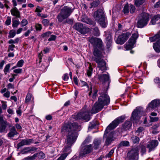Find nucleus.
Returning <instances> with one entry per match:
<instances>
[{
    "mask_svg": "<svg viewBox=\"0 0 160 160\" xmlns=\"http://www.w3.org/2000/svg\"><path fill=\"white\" fill-rule=\"evenodd\" d=\"M101 95L99 97L97 102L92 107L91 113H96L101 110L105 105H107L110 103V98L106 92H100Z\"/></svg>",
    "mask_w": 160,
    "mask_h": 160,
    "instance_id": "nucleus-1",
    "label": "nucleus"
},
{
    "mask_svg": "<svg viewBox=\"0 0 160 160\" xmlns=\"http://www.w3.org/2000/svg\"><path fill=\"white\" fill-rule=\"evenodd\" d=\"M93 54L95 57L94 60L98 64V67L102 71L106 70L107 69L106 63L104 60L101 58L102 55L101 52L97 48H95Z\"/></svg>",
    "mask_w": 160,
    "mask_h": 160,
    "instance_id": "nucleus-2",
    "label": "nucleus"
},
{
    "mask_svg": "<svg viewBox=\"0 0 160 160\" xmlns=\"http://www.w3.org/2000/svg\"><path fill=\"white\" fill-rule=\"evenodd\" d=\"M74 8V6L69 7L66 6L61 8L60 12L57 16L58 22H61L68 18L72 12Z\"/></svg>",
    "mask_w": 160,
    "mask_h": 160,
    "instance_id": "nucleus-3",
    "label": "nucleus"
},
{
    "mask_svg": "<svg viewBox=\"0 0 160 160\" xmlns=\"http://www.w3.org/2000/svg\"><path fill=\"white\" fill-rule=\"evenodd\" d=\"M93 17L95 20L102 28L107 26V22H106L103 10L99 9L94 12Z\"/></svg>",
    "mask_w": 160,
    "mask_h": 160,
    "instance_id": "nucleus-4",
    "label": "nucleus"
},
{
    "mask_svg": "<svg viewBox=\"0 0 160 160\" xmlns=\"http://www.w3.org/2000/svg\"><path fill=\"white\" fill-rule=\"evenodd\" d=\"M125 118L124 116H121L116 118L107 127L105 132V134L108 133L111 130L115 128L120 123L123 121Z\"/></svg>",
    "mask_w": 160,
    "mask_h": 160,
    "instance_id": "nucleus-5",
    "label": "nucleus"
},
{
    "mask_svg": "<svg viewBox=\"0 0 160 160\" xmlns=\"http://www.w3.org/2000/svg\"><path fill=\"white\" fill-rule=\"evenodd\" d=\"M149 20V14L146 13H142L137 22V27L139 28L143 27L147 24Z\"/></svg>",
    "mask_w": 160,
    "mask_h": 160,
    "instance_id": "nucleus-6",
    "label": "nucleus"
},
{
    "mask_svg": "<svg viewBox=\"0 0 160 160\" xmlns=\"http://www.w3.org/2000/svg\"><path fill=\"white\" fill-rule=\"evenodd\" d=\"M83 108L82 111L76 115L73 116V118L76 120L82 119L88 121L90 119V113L88 111H85Z\"/></svg>",
    "mask_w": 160,
    "mask_h": 160,
    "instance_id": "nucleus-7",
    "label": "nucleus"
},
{
    "mask_svg": "<svg viewBox=\"0 0 160 160\" xmlns=\"http://www.w3.org/2000/svg\"><path fill=\"white\" fill-rule=\"evenodd\" d=\"M139 148L136 147L132 148L128 153V160H138Z\"/></svg>",
    "mask_w": 160,
    "mask_h": 160,
    "instance_id": "nucleus-8",
    "label": "nucleus"
},
{
    "mask_svg": "<svg viewBox=\"0 0 160 160\" xmlns=\"http://www.w3.org/2000/svg\"><path fill=\"white\" fill-rule=\"evenodd\" d=\"M74 28L81 33L85 34L91 31L90 28L84 27L82 23H76L73 26Z\"/></svg>",
    "mask_w": 160,
    "mask_h": 160,
    "instance_id": "nucleus-9",
    "label": "nucleus"
},
{
    "mask_svg": "<svg viewBox=\"0 0 160 160\" xmlns=\"http://www.w3.org/2000/svg\"><path fill=\"white\" fill-rule=\"evenodd\" d=\"M138 37V35L137 33H134L132 34V37L128 41V43L126 46V50L131 49L134 47V45L136 42V40Z\"/></svg>",
    "mask_w": 160,
    "mask_h": 160,
    "instance_id": "nucleus-10",
    "label": "nucleus"
},
{
    "mask_svg": "<svg viewBox=\"0 0 160 160\" xmlns=\"http://www.w3.org/2000/svg\"><path fill=\"white\" fill-rule=\"evenodd\" d=\"M141 108L138 107L136 108L132 112L131 118V120L136 122L138 121L140 117Z\"/></svg>",
    "mask_w": 160,
    "mask_h": 160,
    "instance_id": "nucleus-11",
    "label": "nucleus"
},
{
    "mask_svg": "<svg viewBox=\"0 0 160 160\" xmlns=\"http://www.w3.org/2000/svg\"><path fill=\"white\" fill-rule=\"evenodd\" d=\"M130 35V33L127 32L119 36L116 40V43L121 45L123 44L128 39Z\"/></svg>",
    "mask_w": 160,
    "mask_h": 160,
    "instance_id": "nucleus-12",
    "label": "nucleus"
},
{
    "mask_svg": "<svg viewBox=\"0 0 160 160\" xmlns=\"http://www.w3.org/2000/svg\"><path fill=\"white\" fill-rule=\"evenodd\" d=\"M88 41L95 48H101L102 47V42L99 38L90 37L88 38Z\"/></svg>",
    "mask_w": 160,
    "mask_h": 160,
    "instance_id": "nucleus-13",
    "label": "nucleus"
},
{
    "mask_svg": "<svg viewBox=\"0 0 160 160\" xmlns=\"http://www.w3.org/2000/svg\"><path fill=\"white\" fill-rule=\"evenodd\" d=\"M92 149V145L91 144L82 147L80 153L79 158H83L86 154L91 152Z\"/></svg>",
    "mask_w": 160,
    "mask_h": 160,
    "instance_id": "nucleus-14",
    "label": "nucleus"
},
{
    "mask_svg": "<svg viewBox=\"0 0 160 160\" xmlns=\"http://www.w3.org/2000/svg\"><path fill=\"white\" fill-rule=\"evenodd\" d=\"M160 104V100L155 99L152 100L148 105L147 108V111H149L154 110L156 107L158 106Z\"/></svg>",
    "mask_w": 160,
    "mask_h": 160,
    "instance_id": "nucleus-15",
    "label": "nucleus"
},
{
    "mask_svg": "<svg viewBox=\"0 0 160 160\" xmlns=\"http://www.w3.org/2000/svg\"><path fill=\"white\" fill-rule=\"evenodd\" d=\"M158 142L157 140H153L148 142L147 145V147L148 149L149 152L153 151L158 145Z\"/></svg>",
    "mask_w": 160,
    "mask_h": 160,
    "instance_id": "nucleus-16",
    "label": "nucleus"
},
{
    "mask_svg": "<svg viewBox=\"0 0 160 160\" xmlns=\"http://www.w3.org/2000/svg\"><path fill=\"white\" fill-rule=\"evenodd\" d=\"M33 142V140L32 139H28L22 140L17 145L18 148L19 149L20 147L24 145H29Z\"/></svg>",
    "mask_w": 160,
    "mask_h": 160,
    "instance_id": "nucleus-17",
    "label": "nucleus"
},
{
    "mask_svg": "<svg viewBox=\"0 0 160 160\" xmlns=\"http://www.w3.org/2000/svg\"><path fill=\"white\" fill-rule=\"evenodd\" d=\"M115 134L114 132H112L110 133L109 136L108 137L106 140L105 144L106 145H109L111 143L112 141L115 139L116 138L115 137Z\"/></svg>",
    "mask_w": 160,
    "mask_h": 160,
    "instance_id": "nucleus-18",
    "label": "nucleus"
},
{
    "mask_svg": "<svg viewBox=\"0 0 160 160\" xmlns=\"http://www.w3.org/2000/svg\"><path fill=\"white\" fill-rule=\"evenodd\" d=\"M81 20L82 22L90 25H94L95 22L89 18L86 15H84L82 16Z\"/></svg>",
    "mask_w": 160,
    "mask_h": 160,
    "instance_id": "nucleus-19",
    "label": "nucleus"
},
{
    "mask_svg": "<svg viewBox=\"0 0 160 160\" xmlns=\"http://www.w3.org/2000/svg\"><path fill=\"white\" fill-rule=\"evenodd\" d=\"M98 78L101 82H104L109 80V77L108 74H102L98 75Z\"/></svg>",
    "mask_w": 160,
    "mask_h": 160,
    "instance_id": "nucleus-20",
    "label": "nucleus"
},
{
    "mask_svg": "<svg viewBox=\"0 0 160 160\" xmlns=\"http://www.w3.org/2000/svg\"><path fill=\"white\" fill-rule=\"evenodd\" d=\"M18 134V132L17 131L15 127L13 126L10 129L9 132L8 134V136L9 138H12Z\"/></svg>",
    "mask_w": 160,
    "mask_h": 160,
    "instance_id": "nucleus-21",
    "label": "nucleus"
},
{
    "mask_svg": "<svg viewBox=\"0 0 160 160\" xmlns=\"http://www.w3.org/2000/svg\"><path fill=\"white\" fill-rule=\"evenodd\" d=\"M10 12L12 16H15L17 18L20 17V12L16 7H14L13 8L11 9Z\"/></svg>",
    "mask_w": 160,
    "mask_h": 160,
    "instance_id": "nucleus-22",
    "label": "nucleus"
},
{
    "mask_svg": "<svg viewBox=\"0 0 160 160\" xmlns=\"http://www.w3.org/2000/svg\"><path fill=\"white\" fill-rule=\"evenodd\" d=\"M131 126V122L130 121H128L126 122L123 125V128L124 129L127 130L129 129Z\"/></svg>",
    "mask_w": 160,
    "mask_h": 160,
    "instance_id": "nucleus-23",
    "label": "nucleus"
},
{
    "mask_svg": "<svg viewBox=\"0 0 160 160\" xmlns=\"http://www.w3.org/2000/svg\"><path fill=\"white\" fill-rule=\"evenodd\" d=\"M130 140L134 143H136L139 142V138L136 136H132L130 137Z\"/></svg>",
    "mask_w": 160,
    "mask_h": 160,
    "instance_id": "nucleus-24",
    "label": "nucleus"
},
{
    "mask_svg": "<svg viewBox=\"0 0 160 160\" xmlns=\"http://www.w3.org/2000/svg\"><path fill=\"white\" fill-rule=\"evenodd\" d=\"M129 145V142L127 141H122L119 144L118 148H120L122 147H126Z\"/></svg>",
    "mask_w": 160,
    "mask_h": 160,
    "instance_id": "nucleus-25",
    "label": "nucleus"
},
{
    "mask_svg": "<svg viewBox=\"0 0 160 160\" xmlns=\"http://www.w3.org/2000/svg\"><path fill=\"white\" fill-rule=\"evenodd\" d=\"M159 19H160V15L158 14L154 16L151 22L152 24L154 25L156 23V21H158Z\"/></svg>",
    "mask_w": 160,
    "mask_h": 160,
    "instance_id": "nucleus-26",
    "label": "nucleus"
},
{
    "mask_svg": "<svg viewBox=\"0 0 160 160\" xmlns=\"http://www.w3.org/2000/svg\"><path fill=\"white\" fill-rule=\"evenodd\" d=\"M160 32L158 34L156 35L153 37H150L149 39L151 42H153L155 41L159 40L160 38Z\"/></svg>",
    "mask_w": 160,
    "mask_h": 160,
    "instance_id": "nucleus-27",
    "label": "nucleus"
},
{
    "mask_svg": "<svg viewBox=\"0 0 160 160\" xmlns=\"http://www.w3.org/2000/svg\"><path fill=\"white\" fill-rule=\"evenodd\" d=\"M8 125V123L6 121V123H2L1 124L0 127V132H3L5 131V129L6 128L7 126Z\"/></svg>",
    "mask_w": 160,
    "mask_h": 160,
    "instance_id": "nucleus-28",
    "label": "nucleus"
},
{
    "mask_svg": "<svg viewBox=\"0 0 160 160\" xmlns=\"http://www.w3.org/2000/svg\"><path fill=\"white\" fill-rule=\"evenodd\" d=\"M101 140L100 139H96L94 142V148L97 149L98 148V146L101 144Z\"/></svg>",
    "mask_w": 160,
    "mask_h": 160,
    "instance_id": "nucleus-29",
    "label": "nucleus"
},
{
    "mask_svg": "<svg viewBox=\"0 0 160 160\" xmlns=\"http://www.w3.org/2000/svg\"><path fill=\"white\" fill-rule=\"evenodd\" d=\"M93 33L95 36H98L100 34V33L98 27H95L93 28Z\"/></svg>",
    "mask_w": 160,
    "mask_h": 160,
    "instance_id": "nucleus-30",
    "label": "nucleus"
},
{
    "mask_svg": "<svg viewBox=\"0 0 160 160\" xmlns=\"http://www.w3.org/2000/svg\"><path fill=\"white\" fill-rule=\"evenodd\" d=\"M123 11L124 14L128 13L129 11V7L128 4H126L124 6Z\"/></svg>",
    "mask_w": 160,
    "mask_h": 160,
    "instance_id": "nucleus-31",
    "label": "nucleus"
},
{
    "mask_svg": "<svg viewBox=\"0 0 160 160\" xmlns=\"http://www.w3.org/2000/svg\"><path fill=\"white\" fill-rule=\"evenodd\" d=\"M100 2L99 0H97L93 1L91 3L90 8L97 7L99 4Z\"/></svg>",
    "mask_w": 160,
    "mask_h": 160,
    "instance_id": "nucleus-32",
    "label": "nucleus"
},
{
    "mask_svg": "<svg viewBox=\"0 0 160 160\" xmlns=\"http://www.w3.org/2000/svg\"><path fill=\"white\" fill-rule=\"evenodd\" d=\"M135 4L137 7H139L142 4L145 2V0H134Z\"/></svg>",
    "mask_w": 160,
    "mask_h": 160,
    "instance_id": "nucleus-33",
    "label": "nucleus"
},
{
    "mask_svg": "<svg viewBox=\"0 0 160 160\" xmlns=\"http://www.w3.org/2000/svg\"><path fill=\"white\" fill-rule=\"evenodd\" d=\"M20 23V22L18 20H14L12 21V27L13 28L17 27Z\"/></svg>",
    "mask_w": 160,
    "mask_h": 160,
    "instance_id": "nucleus-34",
    "label": "nucleus"
},
{
    "mask_svg": "<svg viewBox=\"0 0 160 160\" xmlns=\"http://www.w3.org/2000/svg\"><path fill=\"white\" fill-rule=\"evenodd\" d=\"M31 150L29 147H26L23 149L21 151V153L22 154H25L28 153Z\"/></svg>",
    "mask_w": 160,
    "mask_h": 160,
    "instance_id": "nucleus-35",
    "label": "nucleus"
},
{
    "mask_svg": "<svg viewBox=\"0 0 160 160\" xmlns=\"http://www.w3.org/2000/svg\"><path fill=\"white\" fill-rule=\"evenodd\" d=\"M129 11L131 13H133L135 12L136 8L133 5L130 4L129 5Z\"/></svg>",
    "mask_w": 160,
    "mask_h": 160,
    "instance_id": "nucleus-36",
    "label": "nucleus"
},
{
    "mask_svg": "<svg viewBox=\"0 0 160 160\" xmlns=\"http://www.w3.org/2000/svg\"><path fill=\"white\" fill-rule=\"evenodd\" d=\"M92 67L91 65H90L88 69L87 70V74L88 77H90L91 76L92 71Z\"/></svg>",
    "mask_w": 160,
    "mask_h": 160,
    "instance_id": "nucleus-37",
    "label": "nucleus"
},
{
    "mask_svg": "<svg viewBox=\"0 0 160 160\" xmlns=\"http://www.w3.org/2000/svg\"><path fill=\"white\" fill-rule=\"evenodd\" d=\"M28 22L27 20L25 19H23L21 22V25L22 27L26 26L28 24Z\"/></svg>",
    "mask_w": 160,
    "mask_h": 160,
    "instance_id": "nucleus-38",
    "label": "nucleus"
},
{
    "mask_svg": "<svg viewBox=\"0 0 160 160\" xmlns=\"http://www.w3.org/2000/svg\"><path fill=\"white\" fill-rule=\"evenodd\" d=\"M150 122H155L158 120L159 118L158 117H153L150 116Z\"/></svg>",
    "mask_w": 160,
    "mask_h": 160,
    "instance_id": "nucleus-39",
    "label": "nucleus"
},
{
    "mask_svg": "<svg viewBox=\"0 0 160 160\" xmlns=\"http://www.w3.org/2000/svg\"><path fill=\"white\" fill-rule=\"evenodd\" d=\"M16 35V32L14 30H11L9 32V37L13 38Z\"/></svg>",
    "mask_w": 160,
    "mask_h": 160,
    "instance_id": "nucleus-40",
    "label": "nucleus"
},
{
    "mask_svg": "<svg viewBox=\"0 0 160 160\" xmlns=\"http://www.w3.org/2000/svg\"><path fill=\"white\" fill-rule=\"evenodd\" d=\"M10 68V64H9L6 66L4 69V71L5 74H7V72H8Z\"/></svg>",
    "mask_w": 160,
    "mask_h": 160,
    "instance_id": "nucleus-41",
    "label": "nucleus"
},
{
    "mask_svg": "<svg viewBox=\"0 0 160 160\" xmlns=\"http://www.w3.org/2000/svg\"><path fill=\"white\" fill-rule=\"evenodd\" d=\"M38 157L40 159H43L45 157V155L42 152H41L38 153Z\"/></svg>",
    "mask_w": 160,
    "mask_h": 160,
    "instance_id": "nucleus-42",
    "label": "nucleus"
},
{
    "mask_svg": "<svg viewBox=\"0 0 160 160\" xmlns=\"http://www.w3.org/2000/svg\"><path fill=\"white\" fill-rule=\"evenodd\" d=\"M31 94L30 93H28L26 98L25 102H29L31 99Z\"/></svg>",
    "mask_w": 160,
    "mask_h": 160,
    "instance_id": "nucleus-43",
    "label": "nucleus"
},
{
    "mask_svg": "<svg viewBox=\"0 0 160 160\" xmlns=\"http://www.w3.org/2000/svg\"><path fill=\"white\" fill-rule=\"evenodd\" d=\"M38 157V153H35L32 156L28 157V158L29 160H33L35 159L36 158Z\"/></svg>",
    "mask_w": 160,
    "mask_h": 160,
    "instance_id": "nucleus-44",
    "label": "nucleus"
},
{
    "mask_svg": "<svg viewBox=\"0 0 160 160\" xmlns=\"http://www.w3.org/2000/svg\"><path fill=\"white\" fill-rule=\"evenodd\" d=\"M11 18L10 17H8L7 18V20L5 22V24L7 25H10L11 23Z\"/></svg>",
    "mask_w": 160,
    "mask_h": 160,
    "instance_id": "nucleus-45",
    "label": "nucleus"
},
{
    "mask_svg": "<svg viewBox=\"0 0 160 160\" xmlns=\"http://www.w3.org/2000/svg\"><path fill=\"white\" fill-rule=\"evenodd\" d=\"M51 34V32L49 31L42 34V37L43 38H48Z\"/></svg>",
    "mask_w": 160,
    "mask_h": 160,
    "instance_id": "nucleus-46",
    "label": "nucleus"
},
{
    "mask_svg": "<svg viewBox=\"0 0 160 160\" xmlns=\"http://www.w3.org/2000/svg\"><path fill=\"white\" fill-rule=\"evenodd\" d=\"M42 22L45 26H48L49 25V21L48 20L44 19H43Z\"/></svg>",
    "mask_w": 160,
    "mask_h": 160,
    "instance_id": "nucleus-47",
    "label": "nucleus"
},
{
    "mask_svg": "<svg viewBox=\"0 0 160 160\" xmlns=\"http://www.w3.org/2000/svg\"><path fill=\"white\" fill-rule=\"evenodd\" d=\"M24 63V61L22 60H19L17 64V66L18 67H21L23 65Z\"/></svg>",
    "mask_w": 160,
    "mask_h": 160,
    "instance_id": "nucleus-48",
    "label": "nucleus"
},
{
    "mask_svg": "<svg viewBox=\"0 0 160 160\" xmlns=\"http://www.w3.org/2000/svg\"><path fill=\"white\" fill-rule=\"evenodd\" d=\"M35 28L37 30H41L42 28V25L40 24L36 23L35 25Z\"/></svg>",
    "mask_w": 160,
    "mask_h": 160,
    "instance_id": "nucleus-49",
    "label": "nucleus"
},
{
    "mask_svg": "<svg viewBox=\"0 0 160 160\" xmlns=\"http://www.w3.org/2000/svg\"><path fill=\"white\" fill-rule=\"evenodd\" d=\"M15 46V45L13 44L9 45L8 48V51H12L14 50Z\"/></svg>",
    "mask_w": 160,
    "mask_h": 160,
    "instance_id": "nucleus-50",
    "label": "nucleus"
},
{
    "mask_svg": "<svg viewBox=\"0 0 160 160\" xmlns=\"http://www.w3.org/2000/svg\"><path fill=\"white\" fill-rule=\"evenodd\" d=\"M56 38V35H52L50 36V37L48 39V40L49 41H54L55 40Z\"/></svg>",
    "mask_w": 160,
    "mask_h": 160,
    "instance_id": "nucleus-51",
    "label": "nucleus"
},
{
    "mask_svg": "<svg viewBox=\"0 0 160 160\" xmlns=\"http://www.w3.org/2000/svg\"><path fill=\"white\" fill-rule=\"evenodd\" d=\"M154 82L160 85V79L158 77L156 78L154 80Z\"/></svg>",
    "mask_w": 160,
    "mask_h": 160,
    "instance_id": "nucleus-52",
    "label": "nucleus"
},
{
    "mask_svg": "<svg viewBox=\"0 0 160 160\" xmlns=\"http://www.w3.org/2000/svg\"><path fill=\"white\" fill-rule=\"evenodd\" d=\"M4 123H5L6 121L3 120V117L2 115H0V124Z\"/></svg>",
    "mask_w": 160,
    "mask_h": 160,
    "instance_id": "nucleus-53",
    "label": "nucleus"
},
{
    "mask_svg": "<svg viewBox=\"0 0 160 160\" xmlns=\"http://www.w3.org/2000/svg\"><path fill=\"white\" fill-rule=\"evenodd\" d=\"M22 71V70L21 68H18L15 69L14 70L13 72L16 73H21Z\"/></svg>",
    "mask_w": 160,
    "mask_h": 160,
    "instance_id": "nucleus-54",
    "label": "nucleus"
},
{
    "mask_svg": "<svg viewBox=\"0 0 160 160\" xmlns=\"http://www.w3.org/2000/svg\"><path fill=\"white\" fill-rule=\"evenodd\" d=\"M141 152L143 154L145 153L146 152V148L144 146L142 145L141 146Z\"/></svg>",
    "mask_w": 160,
    "mask_h": 160,
    "instance_id": "nucleus-55",
    "label": "nucleus"
},
{
    "mask_svg": "<svg viewBox=\"0 0 160 160\" xmlns=\"http://www.w3.org/2000/svg\"><path fill=\"white\" fill-rule=\"evenodd\" d=\"M69 79V77L68 74H65L64 75L63 79L64 81H67Z\"/></svg>",
    "mask_w": 160,
    "mask_h": 160,
    "instance_id": "nucleus-56",
    "label": "nucleus"
},
{
    "mask_svg": "<svg viewBox=\"0 0 160 160\" xmlns=\"http://www.w3.org/2000/svg\"><path fill=\"white\" fill-rule=\"evenodd\" d=\"M96 125L94 122H91L88 128H89L92 129Z\"/></svg>",
    "mask_w": 160,
    "mask_h": 160,
    "instance_id": "nucleus-57",
    "label": "nucleus"
},
{
    "mask_svg": "<svg viewBox=\"0 0 160 160\" xmlns=\"http://www.w3.org/2000/svg\"><path fill=\"white\" fill-rule=\"evenodd\" d=\"M112 42L109 41V42H107L106 47L107 48L109 49L111 47V44Z\"/></svg>",
    "mask_w": 160,
    "mask_h": 160,
    "instance_id": "nucleus-58",
    "label": "nucleus"
},
{
    "mask_svg": "<svg viewBox=\"0 0 160 160\" xmlns=\"http://www.w3.org/2000/svg\"><path fill=\"white\" fill-rule=\"evenodd\" d=\"M107 42H112V38L111 35H109L106 38Z\"/></svg>",
    "mask_w": 160,
    "mask_h": 160,
    "instance_id": "nucleus-59",
    "label": "nucleus"
},
{
    "mask_svg": "<svg viewBox=\"0 0 160 160\" xmlns=\"http://www.w3.org/2000/svg\"><path fill=\"white\" fill-rule=\"evenodd\" d=\"M72 20L71 19L68 18L66 19V21H65L64 22V23H72Z\"/></svg>",
    "mask_w": 160,
    "mask_h": 160,
    "instance_id": "nucleus-60",
    "label": "nucleus"
},
{
    "mask_svg": "<svg viewBox=\"0 0 160 160\" xmlns=\"http://www.w3.org/2000/svg\"><path fill=\"white\" fill-rule=\"evenodd\" d=\"M91 140V138L90 137H87L86 139L84 141L83 143H87L89 142Z\"/></svg>",
    "mask_w": 160,
    "mask_h": 160,
    "instance_id": "nucleus-61",
    "label": "nucleus"
},
{
    "mask_svg": "<svg viewBox=\"0 0 160 160\" xmlns=\"http://www.w3.org/2000/svg\"><path fill=\"white\" fill-rule=\"evenodd\" d=\"M143 130V127H140L136 130V132L137 133H139L142 132Z\"/></svg>",
    "mask_w": 160,
    "mask_h": 160,
    "instance_id": "nucleus-62",
    "label": "nucleus"
},
{
    "mask_svg": "<svg viewBox=\"0 0 160 160\" xmlns=\"http://www.w3.org/2000/svg\"><path fill=\"white\" fill-rule=\"evenodd\" d=\"M78 79L76 77H74L73 78V81L75 83L76 85H78Z\"/></svg>",
    "mask_w": 160,
    "mask_h": 160,
    "instance_id": "nucleus-63",
    "label": "nucleus"
},
{
    "mask_svg": "<svg viewBox=\"0 0 160 160\" xmlns=\"http://www.w3.org/2000/svg\"><path fill=\"white\" fill-rule=\"evenodd\" d=\"M7 87L8 89H10L11 88L13 89L14 88L13 85L12 84H11L10 83H9Z\"/></svg>",
    "mask_w": 160,
    "mask_h": 160,
    "instance_id": "nucleus-64",
    "label": "nucleus"
}]
</instances>
